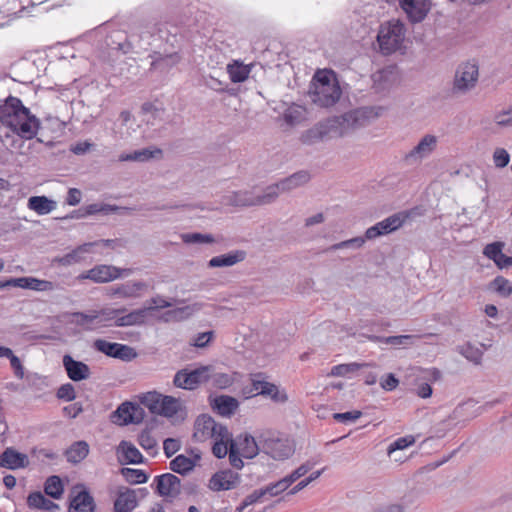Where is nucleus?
Returning a JSON list of instances; mask_svg holds the SVG:
<instances>
[{
  "mask_svg": "<svg viewBox=\"0 0 512 512\" xmlns=\"http://www.w3.org/2000/svg\"><path fill=\"white\" fill-rule=\"evenodd\" d=\"M369 116L370 111L367 108H358L341 116L328 118L325 122H320L305 131L301 136V142L306 145H312L322 141L332 132L343 136L349 129L365 126Z\"/></svg>",
  "mask_w": 512,
  "mask_h": 512,
  "instance_id": "f257e3e1",
  "label": "nucleus"
},
{
  "mask_svg": "<svg viewBox=\"0 0 512 512\" xmlns=\"http://www.w3.org/2000/svg\"><path fill=\"white\" fill-rule=\"evenodd\" d=\"M0 122L23 139L37 135L40 120L17 97L9 96L0 102Z\"/></svg>",
  "mask_w": 512,
  "mask_h": 512,
  "instance_id": "f03ea898",
  "label": "nucleus"
},
{
  "mask_svg": "<svg viewBox=\"0 0 512 512\" xmlns=\"http://www.w3.org/2000/svg\"><path fill=\"white\" fill-rule=\"evenodd\" d=\"M341 93L336 74L332 70H319L312 78L308 95L314 104L328 108L338 102Z\"/></svg>",
  "mask_w": 512,
  "mask_h": 512,
  "instance_id": "7ed1b4c3",
  "label": "nucleus"
},
{
  "mask_svg": "<svg viewBox=\"0 0 512 512\" xmlns=\"http://www.w3.org/2000/svg\"><path fill=\"white\" fill-rule=\"evenodd\" d=\"M479 67L474 61H467L458 65L451 93L453 95H464L472 90L478 81Z\"/></svg>",
  "mask_w": 512,
  "mask_h": 512,
  "instance_id": "20e7f679",
  "label": "nucleus"
},
{
  "mask_svg": "<svg viewBox=\"0 0 512 512\" xmlns=\"http://www.w3.org/2000/svg\"><path fill=\"white\" fill-rule=\"evenodd\" d=\"M244 393L252 396H264L270 398L275 403H285L288 396L284 390H279L278 386L265 380L263 373L251 375V386L244 388Z\"/></svg>",
  "mask_w": 512,
  "mask_h": 512,
  "instance_id": "39448f33",
  "label": "nucleus"
},
{
  "mask_svg": "<svg viewBox=\"0 0 512 512\" xmlns=\"http://www.w3.org/2000/svg\"><path fill=\"white\" fill-rule=\"evenodd\" d=\"M211 371V365L200 366L192 370L181 369L174 375L173 384L181 389L194 390L200 384L209 382V372Z\"/></svg>",
  "mask_w": 512,
  "mask_h": 512,
  "instance_id": "423d86ee",
  "label": "nucleus"
},
{
  "mask_svg": "<svg viewBox=\"0 0 512 512\" xmlns=\"http://www.w3.org/2000/svg\"><path fill=\"white\" fill-rule=\"evenodd\" d=\"M311 176L308 171L306 170H300L292 175L281 179L280 181L267 186L266 192H267V200L270 201V203L274 202L279 193L282 192H290L298 187L303 186L304 184L308 183Z\"/></svg>",
  "mask_w": 512,
  "mask_h": 512,
  "instance_id": "0eeeda50",
  "label": "nucleus"
},
{
  "mask_svg": "<svg viewBox=\"0 0 512 512\" xmlns=\"http://www.w3.org/2000/svg\"><path fill=\"white\" fill-rule=\"evenodd\" d=\"M152 308H140L133 310L125 315L119 316L121 312L124 311V309H116L112 310L108 317L105 316V312L98 311V323L107 320V319H115V325L116 326H134V325H142L145 323V320L150 313V310Z\"/></svg>",
  "mask_w": 512,
  "mask_h": 512,
  "instance_id": "6e6552de",
  "label": "nucleus"
},
{
  "mask_svg": "<svg viewBox=\"0 0 512 512\" xmlns=\"http://www.w3.org/2000/svg\"><path fill=\"white\" fill-rule=\"evenodd\" d=\"M145 417L144 409L137 403L124 402L111 414L113 423L119 425L139 424Z\"/></svg>",
  "mask_w": 512,
  "mask_h": 512,
  "instance_id": "1a4fd4ad",
  "label": "nucleus"
},
{
  "mask_svg": "<svg viewBox=\"0 0 512 512\" xmlns=\"http://www.w3.org/2000/svg\"><path fill=\"white\" fill-rule=\"evenodd\" d=\"M151 486L156 494L165 498H176L181 492V480L172 473L155 476Z\"/></svg>",
  "mask_w": 512,
  "mask_h": 512,
  "instance_id": "9d476101",
  "label": "nucleus"
},
{
  "mask_svg": "<svg viewBox=\"0 0 512 512\" xmlns=\"http://www.w3.org/2000/svg\"><path fill=\"white\" fill-rule=\"evenodd\" d=\"M407 217L408 214L405 213L393 214L369 227L365 232V238L371 240L379 236L394 232L404 224Z\"/></svg>",
  "mask_w": 512,
  "mask_h": 512,
  "instance_id": "9b49d317",
  "label": "nucleus"
},
{
  "mask_svg": "<svg viewBox=\"0 0 512 512\" xmlns=\"http://www.w3.org/2000/svg\"><path fill=\"white\" fill-rule=\"evenodd\" d=\"M98 352L122 361H131L137 356L134 348L128 345L109 342L102 339H98Z\"/></svg>",
  "mask_w": 512,
  "mask_h": 512,
  "instance_id": "f8f14e48",
  "label": "nucleus"
},
{
  "mask_svg": "<svg viewBox=\"0 0 512 512\" xmlns=\"http://www.w3.org/2000/svg\"><path fill=\"white\" fill-rule=\"evenodd\" d=\"M266 197V189L262 194H255L253 191H235L227 195L226 200L233 206H261L270 204Z\"/></svg>",
  "mask_w": 512,
  "mask_h": 512,
  "instance_id": "ddd939ff",
  "label": "nucleus"
},
{
  "mask_svg": "<svg viewBox=\"0 0 512 512\" xmlns=\"http://www.w3.org/2000/svg\"><path fill=\"white\" fill-rule=\"evenodd\" d=\"M261 445L262 451L275 460H284L293 454V448L284 439L265 438Z\"/></svg>",
  "mask_w": 512,
  "mask_h": 512,
  "instance_id": "4468645a",
  "label": "nucleus"
},
{
  "mask_svg": "<svg viewBox=\"0 0 512 512\" xmlns=\"http://www.w3.org/2000/svg\"><path fill=\"white\" fill-rule=\"evenodd\" d=\"M240 483V476L231 469L220 470L212 475L208 487L212 491H225L235 488Z\"/></svg>",
  "mask_w": 512,
  "mask_h": 512,
  "instance_id": "2eb2a0df",
  "label": "nucleus"
},
{
  "mask_svg": "<svg viewBox=\"0 0 512 512\" xmlns=\"http://www.w3.org/2000/svg\"><path fill=\"white\" fill-rule=\"evenodd\" d=\"M401 34L402 27L398 24H395L387 29H381L377 36L381 51L384 54H390L394 52L399 45Z\"/></svg>",
  "mask_w": 512,
  "mask_h": 512,
  "instance_id": "dca6fc26",
  "label": "nucleus"
},
{
  "mask_svg": "<svg viewBox=\"0 0 512 512\" xmlns=\"http://www.w3.org/2000/svg\"><path fill=\"white\" fill-rule=\"evenodd\" d=\"M148 285L143 281H128L126 283L105 287L103 293L112 297L134 298L140 295V292L147 289Z\"/></svg>",
  "mask_w": 512,
  "mask_h": 512,
  "instance_id": "f3484780",
  "label": "nucleus"
},
{
  "mask_svg": "<svg viewBox=\"0 0 512 512\" xmlns=\"http://www.w3.org/2000/svg\"><path fill=\"white\" fill-rule=\"evenodd\" d=\"M400 6L413 23H419L425 19L429 10V0H400Z\"/></svg>",
  "mask_w": 512,
  "mask_h": 512,
  "instance_id": "a211bd4d",
  "label": "nucleus"
},
{
  "mask_svg": "<svg viewBox=\"0 0 512 512\" xmlns=\"http://www.w3.org/2000/svg\"><path fill=\"white\" fill-rule=\"evenodd\" d=\"M137 506V491L128 487H120L114 501V512H132Z\"/></svg>",
  "mask_w": 512,
  "mask_h": 512,
  "instance_id": "6ab92c4d",
  "label": "nucleus"
},
{
  "mask_svg": "<svg viewBox=\"0 0 512 512\" xmlns=\"http://www.w3.org/2000/svg\"><path fill=\"white\" fill-rule=\"evenodd\" d=\"M437 138L434 135H425L419 143L405 156L406 161H420L429 156L436 148Z\"/></svg>",
  "mask_w": 512,
  "mask_h": 512,
  "instance_id": "aec40b11",
  "label": "nucleus"
},
{
  "mask_svg": "<svg viewBox=\"0 0 512 512\" xmlns=\"http://www.w3.org/2000/svg\"><path fill=\"white\" fill-rule=\"evenodd\" d=\"M29 464L28 456L12 447L6 448L0 455V467L10 470L25 468Z\"/></svg>",
  "mask_w": 512,
  "mask_h": 512,
  "instance_id": "412c9836",
  "label": "nucleus"
},
{
  "mask_svg": "<svg viewBox=\"0 0 512 512\" xmlns=\"http://www.w3.org/2000/svg\"><path fill=\"white\" fill-rule=\"evenodd\" d=\"M63 366L68 377L74 382L87 379L90 375V368L88 365L73 359V357L68 354L63 357Z\"/></svg>",
  "mask_w": 512,
  "mask_h": 512,
  "instance_id": "4be33fe9",
  "label": "nucleus"
},
{
  "mask_svg": "<svg viewBox=\"0 0 512 512\" xmlns=\"http://www.w3.org/2000/svg\"><path fill=\"white\" fill-rule=\"evenodd\" d=\"M213 432H215V420L206 414L198 416L194 424L193 439L196 442H204L213 438Z\"/></svg>",
  "mask_w": 512,
  "mask_h": 512,
  "instance_id": "5701e85b",
  "label": "nucleus"
},
{
  "mask_svg": "<svg viewBox=\"0 0 512 512\" xmlns=\"http://www.w3.org/2000/svg\"><path fill=\"white\" fill-rule=\"evenodd\" d=\"M118 461L120 464H141L144 457L131 442L122 440L117 448Z\"/></svg>",
  "mask_w": 512,
  "mask_h": 512,
  "instance_id": "b1692460",
  "label": "nucleus"
},
{
  "mask_svg": "<svg viewBox=\"0 0 512 512\" xmlns=\"http://www.w3.org/2000/svg\"><path fill=\"white\" fill-rule=\"evenodd\" d=\"M247 253L244 250H233L225 254L212 257L208 261L209 268L231 267L246 259Z\"/></svg>",
  "mask_w": 512,
  "mask_h": 512,
  "instance_id": "393cba45",
  "label": "nucleus"
},
{
  "mask_svg": "<svg viewBox=\"0 0 512 512\" xmlns=\"http://www.w3.org/2000/svg\"><path fill=\"white\" fill-rule=\"evenodd\" d=\"M181 61V56L178 53H171L161 55L156 53L155 58L150 64V71H159L160 73H167Z\"/></svg>",
  "mask_w": 512,
  "mask_h": 512,
  "instance_id": "a878e982",
  "label": "nucleus"
},
{
  "mask_svg": "<svg viewBox=\"0 0 512 512\" xmlns=\"http://www.w3.org/2000/svg\"><path fill=\"white\" fill-rule=\"evenodd\" d=\"M211 406L221 416L230 417L235 413L239 406V402L236 398L228 395H220L213 399Z\"/></svg>",
  "mask_w": 512,
  "mask_h": 512,
  "instance_id": "bb28decb",
  "label": "nucleus"
},
{
  "mask_svg": "<svg viewBox=\"0 0 512 512\" xmlns=\"http://www.w3.org/2000/svg\"><path fill=\"white\" fill-rule=\"evenodd\" d=\"M199 461L200 457L198 455H196L195 459H190L188 456L180 454L170 461L169 468L174 473L186 476L194 470Z\"/></svg>",
  "mask_w": 512,
  "mask_h": 512,
  "instance_id": "cd10ccee",
  "label": "nucleus"
},
{
  "mask_svg": "<svg viewBox=\"0 0 512 512\" xmlns=\"http://www.w3.org/2000/svg\"><path fill=\"white\" fill-rule=\"evenodd\" d=\"M163 152L160 148L147 147L140 150H135L132 153L121 154L119 156L120 161H137L146 162L152 158H161Z\"/></svg>",
  "mask_w": 512,
  "mask_h": 512,
  "instance_id": "c85d7f7f",
  "label": "nucleus"
},
{
  "mask_svg": "<svg viewBox=\"0 0 512 512\" xmlns=\"http://www.w3.org/2000/svg\"><path fill=\"white\" fill-rule=\"evenodd\" d=\"M27 206L39 215H46L56 208V202L46 196H32L28 199Z\"/></svg>",
  "mask_w": 512,
  "mask_h": 512,
  "instance_id": "c756f323",
  "label": "nucleus"
},
{
  "mask_svg": "<svg viewBox=\"0 0 512 512\" xmlns=\"http://www.w3.org/2000/svg\"><path fill=\"white\" fill-rule=\"evenodd\" d=\"M69 512H93V498L86 491H80L70 501Z\"/></svg>",
  "mask_w": 512,
  "mask_h": 512,
  "instance_id": "7c9ffc66",
  "label": "nucleus"
},
{
  "mask_svg": "<svg viewBox=\"0 0 512 512\" xmlns=\"http://www.w3.org/2000/svg\"><path fill=\"white\" fill-rule=\"evenodd\" d=\"M131 269H120L112 265H98V283L109 282L121 276H128Z\"/></svg>",
  "mask_w": 512,
  "mask_h": 512,
  "instance_id": "2f4dec72",
  "label": "nucleus"
},
{
  "mask_svg": "<svg viewBox=\"0 0 512 512\" xmlns=\"http://www.w3.org/2000/svg\"><path fill=\"white\" fill-rule=\"evenodd\" d=\"M227 72L233 83H242L249 77L251 67L238 60H234L231 64H228Z\"/></svg>",
  "mask_w": 512,
  "mask_h": 512,
  "instance_id": "473e14b6",
  "label": "nucleus"
},
{
  "mask_svg": "<svg viewBox=\"0 0 512 512\" xmlns=\"http://www.w3.org/2000/svg\"><path fill=\"white\" fill-rule=\"evenodd\" d=\"M89 452V446L85 441H78L72 444L66 451L67 461L73 464L81 462Z\"/></svg>",
  "mask_w": 512,
  "mask_h": 512,
  "instance_id": "72a5a7b5",
  "label": "nucleus"
},
{
  "mask_svg": "<svg viewBox=\"0 0 512 512\" xmlns=\"http://www.w3.org/2000/svg\"><path fill=\"white\" fill-rule=\"evenodd\" d=\"M239 450L241 449V455L244 458L252 459L259 453V447L255 438L250 434H244L239 436Z\"/></svg>",
  "mask_w": 512,
  "mask_h": 512,
  "instance_id": "f704fd0d",
  "label": "nucleus"
},
{
  "mask_svg": "<svg viewBox=\"0 0 512 512\" xmlns=\"http://www.w3.org/2000/svg\"><path fill=\"white\" fill-rule=\"evenodd\" d=\"M119 472L129 484H143L149 479L148 473L142 469L123 467L120 468Z\"/></svg>",
  "mask_w": 512,
  "mask_h": 512,
  "instance_id": "c9c22d12",
  "label": "nucleus"
},
{
  "mask_svg": "<svg viewBox=\"0 0 512 512\" xmlns=\"http://www.w3.org/2000/svg\"><path fill=\"white\" fill-rule=\"evenodd\" d=\"M159 415L171 418L175 416L181 408V402L179 399L172 396H163L161 400V406Z\"/></svg>",
  "mask_w": 512,
  "mask_h": 512,
  "instance_id": "e433bc0d",
  "label": "nucleus"
},
{
  "mask_svg": "<svg viewBox=\"0 0 512 512\" xmlns=\"http://www.w3.org/2000/svg\"><path fill=\"white\" fill-rule=\"evenodd\" d=\"M489 289L506 298L512 294V283L503 276H497L489 283Z\"/></svg>",
  "mask_w": 512,
  "mask_h": 512,
  "instance_id": "4c0bfd02",
  "label": "nucleus"
},
{
  "mask_svg": "<svg viewBox=\"0 0 512 512\" xmlns=\"http://www.w3.org/2000/svg\"><path fill=\"white\" fill-rule=\"evenodd\" d=\"M44 491L48 496L59 499L64 491L60 477L56 475L48 477L44 485Z\"/></svg>",
  "mask_w": 512,
  "mask_h": 512,
  "instance_id": "58836bf2",
  "label": "nucleus"
},
{
  "mask_svg": "<svg viewBox=\"0 0 512 512\" xmlns=\"http://www.w3.org/2000/svg\"><path fill=\"white\" fill-rule=\"evenodd\" d=\"M163 396L157 392H148L140 397V403L153 414H159Z\"/></svg>",
  "mask_w": 512,
  "mask_h": 512,
  "instance_id": "ea45409f",
  "label": "nucleus"
},
{
  "mask_svg": "<svg viewBox=\"0 0 512 512\" xmlns=\"http://www.w3.org/2000/svg\"><path fill=\"white\" fill-rule=\"evenodd\" d=\"M126 241L121 238L98 239V254L109 255V250L115 251L124 248Z\"/></svg>",
  "mask_w": 512,
  "mask_h": 512,
  "instance_id": "a19ab883",
  "label": "nucleus"
},
{
  "mask_svg": "<svg viewBox=\"0 0 512 512\" xmlns=\"http://www.w3.org/2000/svg\"><path fill=\"white\" fill-rule=\"evenodd\" d=\"M371 366L369 363L359 364L356 362L347 363V364H339L333 366L329 375L336 377H343L350 373H354L358 371L360 368Z\"/></svg>",
  "mask_w": 512,
  "mask_h": 512,
  "instance_id": "79ce46f5",
  "label": "nucleus"
},
{
  "mask_svg": "<svg viewBox=\"0 0 512 512\" xmlns=\"http://www.w3.org/2000/svg\"><path fill=\"white\" fill-rule=\"evenodd\" d=\"M459 353L463 355L467 360L475 363L480 364L481 359L483 356V351L475 346H473L471 343H465L462 346H459L458 348Z\"/></svg>",
  "mask_w": 512,
  "mask_h": 512,
  "instance_id": "37998d69",
  "label": "nucleus"
},
{
  "mask_svg": "<svg viewBox=\"0 0 512 512\" xmlns=\"http://www.w3.org/2000/svg\"><path fill=\"white\" fill-rule=\"evenodd\" d=\"M209 381L213 387L225 389L232 385L233 378L227 373L215 372L214 367L212 366V371L209 372Z\"/></svg>",
  "mask_w": 512,
  "mask_h": 512,
  "instance_id": "c03bdc74",
  "label": "nucleus"
},
{
  "mask_svg": "<svg viewBox=\"0 0 512 512\" xmlns=\"http://www.w3.org/2000/svg\"><path fill=\"white\" fill-rule=\"evenodd\" d=\"M53 284L50 281L40 280L34 277H23V289L35 291H46L52 289Z\"/></svg>",
  "mask_w": 512,
  "mask_h": 512,
  "instance_id": "a18cd8bd",
  "label": "nucleus"
},
{
  "mask_svg": "<svg viewBox=\"0 0 512 512\" xmlns=\"http://www.w3.org/2000/svg\"><path fill=\"white\" fill-rule=\"evenodd\" d=\"M367 338L372 342H381L390 345H404L408 340L412 339L411 335H398V336H377V335H368Z\"/></svg>",
  "mask_w": 512,
  "mask_h": 512,
  "instance_id": "49530a36",
  "label": "nucleus"
},
{
  "mask_svg": "<svg viewBox=\"0 0 512 512\" xmlns=\"http://www.w3.org/2000/svg\"><path fill=\"white\" fill-rule=\"evenodd\" d=\"M182 241L186 244H204L214 243L215 239L211 234H202L199 232L182 234Z\"/></svg>",
  "mask_w": 512,
  "mask_h": 512,
  "instance_id": "de8ad7c7",
  "label": "nucleus"
},
{
  "mask_svg": "<svg viewBox=\"0 0 512 512\" xmlns=\"http://www.w3.org/2000/svg\"><path fill=\"white\" fill-rule=\"evenodd\" d=\"M415 443V437L412 435H407L404 437L397 438L394 442H392L388 449V455H392L397 450H403Z\"/></svg>",
  "mask_w": 512,
  "mask_h": 512,
  "instance_id": "09e8293b",
  "label": "nucleus"
},
{
  "mask_svg": "<svg viewBox=\"0 0 512 512\" xmlns=\"http://www.w3.org/2000/svg\"><path fill=\"white\" fill-rule=\"evenodd\" d=\"M229 462L232 467L236 469H241L244 466V462L242 458L240 457L239 447L238 444L230 439L229 442Z\"/></svg>",
  "mask_w": 512,
  "mask_h": 512,
  "instance_id": "8fccbe9b",
  "label": "nucleus"
},
{
  "mask_svg": "<svg viewBox=\"0 0 512 512\" xmlns=\"http://www.w3.org/2000/svg\"><path fill=\"white\" fill-rule=\"evenodd\" d=\"M130 211H132V209L128 207L117 206L114 204H98V214L102 215H125L130 213Z\"/></svg>",
  "mask_w": 512,
  "mask_h": 512,
  "instance_id": "3c124183",
  "label": "nucleus"
},
{
  "mask_svg": "<svg viewBox=\"0 0 512 512\" xmlns=\"http://www.w3.org/2000/svg\"><path fill=\"white\" fill-rule=\"evenodd\" d=\"M365 239L366 238H364V237H355V238H352L349 240H345V241L333 244L332 246H330L328 248V250L336 251V250L344 249V248L358 249L363 246V244L365 243Z\"/></svg>",
  "mask_w": 512,
  "mask_h": 512,
  "instance_id": "603ef678",
  "label": "nucleus"
},
{
  "mask_svg": "<svg viewBox=\"0 0 512 512\" xmlns=\"http://www.w3.org/2000/svg\"><path fill=\"white\" fill-rule=\"evenodd\" d=\"M503 247L504 243L499 241L487 244L483 250V254L494 262L503 253Z\"/></svg>",
  "mask_w": 512,
  "mask_h": 512,
  "instance_id": "864d4df0",
  "label": "nucleus"
},
{
  "mask_svg": "<svg viewBox=\"0 0 512 512\" xmlns=\"http://www.w3.org/2000/svg\"><path fill=\"white\" fill-rule=\"evenodd\" d=\"M94 246H95V244L92 242L85 243L83 245L78 246L73 251H71L75 262L78 263L82 260H85L87 258V255H91L93 253Z\"/></svg>",
  "mask_w": 512,
  "mask_h": 512,
  "instance_id": "5fc2aeb1",
  "label": "nucleus"
},
{
  "mask_svg": "<svg viewBox=\"0 0 512 512\" xmlns=\"http://www.w3.org/2000/svg\"><path fill=\"white\" fill-rule=\"evenodd\" d=\"M138 442L140 446L146 451L154 450L157 446L155 438L152 437L150 431L147 429L143 430L139 434Z\"/></svg>",
  "mask_w": 512,
  "mask_h": 512,
  "instance_id": "6e6d98bb",
  "label": "nucleus"
},
{
  "mask_svg": "<svg viewBox=\"0 0 512 512\" xmlns=\"http://www.w3.org/2000/svg\"><path fill=\"white\" fill-rule=\"evenodd\" d=\"M362 416V412L359 410L347 411L343 413H334L333 419L337 422L348 424L351 422H355Z\"/></svg>",
  "mask_w": 512,
  "mask_h": 512,
  "instance_id": "4d7b16f0",
  "label": "nucleus"
},
{
  "mask_svg": "<svg viewBox=\"0 0 512 512\" xmlns=\"http://www.w3.org/2000/svg\"><path fill=\"white\" fill-rule=\"evenodd\" d=\"M493 161L496 167L504 168L509 164L510 155L504 148H497L493 153Z\"/></svg>",
  "mask_w": 512,
  "mask_h": 512,
  "instance_id": "13d9d810",
  "label": "nucleus"
},
{
  "mask_svg": "<svg viewBox=\"0 0 512 512\" xmlns=\"http://www.w3.org/2000/svg\"><path fill=\"white\" fill-rule=\"evenodd\" d=\"M116 36L119 39V41L118 42H114V41L109 42L107 40L106 41L107 46L111 47V48H115L119 51H122L124 54L128 53L130 51L131 45H130V43H128L126 41V36L121 32H117Z\"/></svg>",
  "mask_w": 512,
  "mask_h": 512,
  "instance_id": "bf43d9fd",
  "label": "nucleus"
},
{
  "mask_svg": "<svg viewBox=\"0 0 512 512\" xmlns=\"http://www.w3.org/2000/svg\"><path fill=\"white\" fill-rule=\"evenodd\" d=\"M57 397L65 401L74 400L76 397L74 386L71 383L61 385L57 390Z\"/></svg>",
  "mask_w": 512,
  "mask_h": 512,
  "instance_id": "052dcab7",
  "label": "nucleus"
},
{
  "mask_svg": "<svg viewBox=\"0 0 512 512\" xmlns=\"http://www.w3.org/2000/svg\"><path fill=\"white\" fill-rule=\"evenodd\" d=\"M495 122L499 126H512V105L506 110H502L495 115Z\"/></svg>",
  "mask_w": 512,
  "mask_h": 512,
  "instance_id": "680f3d73",
  "label": "nucleus"
},
{
  "mask_svg": "<svg viewBox=\"0 0 512 512\" xmlns=\"http://www.w3.org/2000/svg\"><path fill=\"white\" fill-rule=\"evenodd\" d=\"M467 405V403H464V404H460L458 405L454 410L453 412L451 413V415L448 417V419L444 420L442 422V425H444L445 427H450V423L452 421H457V423L461 422V421H465L464 419H462V417L464 416V411H465V406Z\"/></svg>",
  "mask_w": 512,
  "mask_h": 512,
  "instance_id": "e2e57ef3",
  "label": "nucleus"
},
{
  "mask_svg": "<svg viewBox=\"0 0 512 512\" xmlns=\"http://www.w3.org/2000/svg\"><path fill=\"white\" fill-rule=\"evenodd\" d=\"M181 447L180 441L174 438H167L163 442L164 454L167 458L174 455Z\"/></svg>",
  "mask_w": 512,
  "mask_h": 512,
  "instance_id": "0e129e2a",
  "label": "nucleus"
},
{
  "mask_svg": "<svg viewBox=\"0 0 512 512\" xmlns=\"http://www.w3.org/2000/svg\"><path fill=\"white\" fill-rule=\"evenodd\" d=\"M172 306V303L166 299H164L162 296L157 295L155 297H152L149 300V306H146L145 308H152L150 312L158 309L163 308H169Z\"/></svg>",
  "mask_w": 512,
  "mask_h": 512,
  "instance_id": "69168bd1",
  "label": "nucleus"
},
{
  "mask_svg": "<svg viewBox=\"0 0 512 512\" xmlns=\"http://www.w3.org/2000/svg\"><path fill=\"white\" fill-rule=\"evenodd\" d=\"M399 384V380L393 373H388L384 378L381 379L380 385L386 391L394 390Z\"/></svg>",
  "mask_w": 512,
  "mask_h": 512,
  "instance_id": "338daca9",
  "label": "nucleus"
},
{
  "mask_svg": "<svg viewBox=\"0 0 512 512\" xmlns=\"http://www.w3.org/2000/svg\"><path fill=\"white\" fill-rule=\"evenodd\" d=\"M212 453L216 458L222 459L229 453V446L225 441H216L212 446Z\"/></svg>",
  "mask_w": 512,
  "mask_h": 512,
  "instance_id": "774afa93",
  "label": "nucleus"
}]
</instances>
